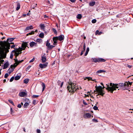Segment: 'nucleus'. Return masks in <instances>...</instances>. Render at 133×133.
I'll list each match as a JSON object with an SVG mask.
<instances>
[{"label":"nucleus","mask_w":133,"mask_h":133,"mask_svg":"<svg viewBox=\"0 0 133 133\" xmlns=\"http://www.w3.org/2000/svg\"><path fill=\"white\" fill-rule=\"evenodd\" d=\"M107 85L106 89L112 93H113L114 90H116V89H118L119 88H122L123 90L128 89V84L127 82L117 84L110 83V87H109V84H107Z\"/></svg>","instance_id":"f257e3e1"},{"label":"nucleus","mask_w":133,"mask_h":133,"mask_svg":"<svg viewBox=\"0 0 133 133\" xmlns=\"http://www.w3.org/2000/svg\"><path fill=\"white\" fill-rule=\"evenodd\" d=\"M27 43L26 42H23L22 44V47H19L18 48H16L15 50L12 51V52H14V55L16 57L18 56L19 54L21 53V51L22 50H24L25 49V48L27 46Z\"/></svg>","instance_id":"20e7f679"},{"label":"nucleus","mask_w":133,"mask_h":133,"mask_svg":"<svg viewBox=\"0 0 133 133\" xmlns=\"http://www.w3.org/2000/svg\"><path fill=\"white\" fill-rule=\"evenodd\" d=\"M89 47H88L87 48V50H86V51H87V52H89Z\"/></svg>","instance_id":"6e6d98bb"},{"label":"nucleus","mask_w":133,"mask_h":133,"mask_svg":"<svg viewBox=\"0 0 133 133\" xmlns=\"http://www.w3.org/2000/svg\"><path fill=\"white\" fill-rule=\"evenodd\" d=\"M93 109H94V110H97L98 109V107L97 106H95L93 107Z\"/></svg>","instance_id":"79ce46f5"},{"label":"nucleus","mask_w":133,"mask_h":133,"mask_svg":"<svg viewBox=\"0 0 133 133\" xmlns=\"http://www.w3.org/2000/svg\"><path fill=\"white\" fill-rule=\"evenodd\" d=\"M82 17V15L80 14H79L77 15L76 16V18L78 19H80Z\"/></svg>","instance_id":"5701e85b"},{"label":"nucleus","mask_w":133,"mask_h":133,"mask_svg":"<svg viewBox=\"0 0 133 133\" xmlns=\"http://www.w3.org/2000/svg\"><path fill=\"white\" fill-rule=\"evenodd\" d=\"M131 66L129 65H127V67H128V68H130L131 67Z\"/></svg>","instance_id":"5fc2aeb1"},{"label":"nucleus","mask_w":133,"mask_h":133,"mask_svg":"<svg viewBox=\"0 0 133 133\" xmlns=\"http://www.w3.org/2000/svg\"><path fill=\"white\" fill-rule=\"evenodd\" d=\"M88 52L86 51V52L84 55L85 56H87V55L88 54Z\"/></svg>","instance_id":"bf43d9fd"},{"label":"nucleus","mask_w":133,"mask_h":133,"mask_svg":"<svg viewBox=\"0 0 133 133\" xmlns=\"http://www.w3.org/2000/svg\"><path fill=\"white\" fill-rule=\"evenodd\" d=\"M99 31L98 30H96V31L95 33H99Z\"/></svg>","instance_id":"052dcab7"},{"label":"nucleus","mask_w":133,"mask_h":133,"mask_svg":"<svg viewBox=\"0 0 133 133\" xmlns=\"http://www.w3.org/2000/svg\"><path fill=\"white\" fill-rule=\"evenodd\" d=\"M17 7L16 8V10H18L20 8V5L19 3L18 2L17 3Z\"/></svg>","instance_id":"4be33fe9"},{"label":"nucleus","mask_w":133,"mask_h":133,"mask_svg":"<svg viewBox=\"0 0 133 133\" xmlns=\"http://www.w3.org/2000/svg\"><path fill=\"white\" fill-rule=\"evenodd\" d=\"M29 81V79H26L24 81V82L25 83H27Z\"/></svg>","instance_id":"c85d7f7f"},{"label":"nucleus","mask_w":133,"mask_h":133,"mask_svg":"<svg viewBox=\"0 0 133 133\" xmlns=\"http://www.w3.org/2000/svg\"><path fill=\"white\" fill-rule=\"evenodd\" d=\"M36 41L37 42L40 43L42 42V39L40 38H38L37 39Z\"/></svg>","instance_id":"7c9ffc66"},{"label":"nucleus","mask_w":133,"mask_h":133,"mask_svg":"<svg viewBox=\"0 0 133 133\" xmlns=\"http://www.w3.org/2000/svg\"><path fill=\"white\" fill-rule=\"evenodd\" d=\"M1 48H0V60L5 58L6 56V52L3 50V47Z\"/></svg>","instance_id":"423d86ee"},{"label":"nucleus","mask_w":133,"mask_h":133,"mask_svg":"<svg viewBox=\"0 0 133 133\" xmlns=\"http://www.w3.org/2000/svg\"><path fill=\"white\" fill-rule=\"evenodd\" d=\"M41 60L43 62H45L46 60V57L45 56H42Z\"/></svg>","instance_id":"a211bd4d"},{"label":"nucleus","mask_w":133,"mask_h":133,"mask_svg":"<svg viewBox=\"0 0 133 133\" xmlns=\"http://www.w3.org/2000/svg\"><path fill=\"white\" fill-rule=\"evenodd\" d=\"M9 75L8 73H6L4 75V77L5 78H6Z\"/></svg>","instance_id":"c03bdc74"},{"label":"nucleus","mask_w":133,"mask_h":133,"mask_svg":"<svg viewBox=\"0 0 133 133\" xmlns=\"http://www.w3.org/2000/svg\"><path fill=\"white\" fill-rule=\"evenodd\" d=\"M52 31L54 32V33H57L55 29L53 28L52 29Z\"/></svg>","instance_id":"49530a36"},{"label":"nucleus","mask_w":133,"mask_h":133,"mask_svg":"<svg viewBox=\"0 0 133 133\" xmlns=\"http://www.w3.org/2000/svg\"><path fill=\"white\" fill-rule=\"evenodd\" d=\"M96 87V90H95L94 92L95 93L96 92H98V95H100L103 96L104 94V93L103 92V91L102 90V89L105 88L104 85L103 88L101 86H99L97 87Z\"/></svg>","instance_id":"39448f33"},{"label":"nucleus","mask_w":133,"mask_h":133,"mask_svg":"<svg viewBox=\"0 0 133 133\" xmlns=\"http://www.w3.org/2000/svg\"><path fill=\"white\" fill-rule=\"evenodd\" d=\"M97 20L95 19H94L92 20V22L93 23H95L96 22Z\"/></svg>","instance_id":"473e14b6"},{"label":"nucleus","mask_w":133,"mask_h":133,"mask_svg":"<svg viewBox=\"0 0 133 133\" xmlns=\"http://www.w3.org/2000/svg\"><path fill=\"white\" fill-rule=\"evenodd\" d=\"M26 15L25 14H23V17H25L26 16Z\"/></svg>","instance_id":"69168bd1"},{"label":"nucleus","mask_w":133,"mask_h":133,"mask_svg":"<svg viewBox=\"0 0 133 133\" xmlns=\"http://www.w3.org/2000/svg\"><path fill=\"white\" fill-rule=\"evenodd\" d=\"M31 66H28L27 68V69H28V70H29L30 68L31 67Z\"/></svg>","instance_id":"680f3d73"},{"label":"nucleus","mask_w":133,"mask_h":133,"mask_svg":"<svg viewBox=\"0 0 133 133\" xmlns=\"http://www.w3.org/2000/svg\"><path fill=\"white\" fill-rule=\"evenodd\" d=\"M15 45H12L11 46H10V47L11 48H14L15 47Z\"/></svg>","instance_id":"864d4df0"},{"label":"nucleus","mask_w":133,"mask_h":133,"mask_svg":"<svg viewBox=\"0 0 133 133\" xmlns=\"http://www.w3.org/2000/svg\"><path fill=\"white\" fill-rule=\"evenodd\" d=\"M84 51H82L81 54V56L83 54V52H84Z\"/></svg>","instance_id":"0e129e2a"},{"label":"nucleus","mask_w":133,"mask_h":133,"mask_svg":"<svg viewBox=\"0 0 133 133\" xmlns=\"http://www.w3.org/2000/svg\"><path fill=\"white\" fill-rule=\"evenodd\" d=\"M29 105V103L26 102L24 105L23 107L24 108H26Z\"/></svg>","instance_id":"393cba45"},{"label":"nucleus","mask_w":133,"mask_h":133,"mask_svg":"<svg viewBox=\"0 0 133 133\" xmlns=\"http://www.w3.org/2000/svg\"><path fill=\"white\" fill-rule=\"evenodd\" d=\"M48 17L46 15H45L44 16V18H48Z\"/></svg>","instance_id":"e2e57ef3"},{"label":"nucleus","mask_w":133,"mask_h":133,"mask_svg":"<svg viewBox=\"0 0 133 133\" xmlns=\"http://www.w3.org/2000/svg\"><path fill=\"white\" fill-rule=\"evenodd\" d=\"M38 96H39L38 95H34L32 97L34 98H36L38 97Z\"/></svg>","instance_id":"a19ab883"},{"label":"nucleus","mask_w":133,"mask_h":133,"mask_svg":"<svg viewBox=\"0 0 133 133\" xmlns=\"http://www.w3.org/2000/svg\"><path fill=\"white\" fill-rule=\"evenodd\" d=\"M14 78H15L14 77H11V78H10V82H12L13 80H14Z\"/></svg>","instance_id":"e433bc0d"},{"label":"nucleus","mask_w":133,"mask_h":133,"mask_svg":"<svg viewBox=\"0 0 133 133\" xmlns=\"http://www.w3.org/2000/svg\"><path fill=\"white\" fill-rule=\"evenodd\" d=\"M50 44L49 43V42L48 40H47L46 41V46L48 47V48L49 47V46H50Z\"/></svg>","instance_id":"cd10ccee"},{"label":"nucleus","mask_w":133,"mask_h":133,"mask_svg":"<svg viewBox=\"0 0 133 133\" xmlns=\"http://www.w3.org/2000/svg\"><path fill=\"white\" fill-rule=\"evenodd\" d=\"M85 47H86V46H85V43H84V45H83V51H85Z\"/></svg>","instance_id":"4c0bfd02"},{"label":"nucleus","mask_w":133,"mask_h":133,"mask_svg":"<svg viewBox=\"0 0 133 133\" xmlns=\"http://www.w3.org/2000/svg\"><path fill=\"white\" fill-rule=\"evenodd\" d=\"M83 103L84 104H85V105H87V104L84 101H83Z\"/></svg>","instance_id":"13d9d810"},{"label":"nucleus","mask_w":133,"mask_h":133,"mask_svg":"<svg viewBox=\"0 0 133 133\" xmlns=\"http://www.w3.org/2000/svg\"><path fill=\"white\" fill-rule=\"evenodd\" d=\"M36 101L35 100H34L33 101L32 103L34 105H35L36 103Z\"/></svg>","instance_id":"a18cd8bd"},{"label":"nucleus","mask_w":133,"mask_h":133,"mask_svg":"<svg viewBox=\"0 0 133 133\" xmlns=\"http://www.w3.org/2000/svg\"><path fill=\"white\" fill-rule=\"evenodd\" d=\"M37 132L38 133H40L41 132V130L39 129H37Z\"/></svg>","instance_id":"8fccbe9b"},{"label":"nucleus","mask_w":133,"mask_h":133,"mask_svg":"<svg viewBox=\"0 0 133 133\" xmlns=\"http://www.w3.org/2000/svg\"><path fill=\"white\" fill-rule=\"evenodd\" d=\"M27 95V94L26 92H20L19 93V96L21 97H24Z\"/></svg>","instance_id":"1a4fd4ad"},{"label":"nucleus","mask_w":133,"mask_h":133,"mask_svg":"<svg viewBox=\"0 0 133 133\" xmlns=\"http://www.w3.org/2000/svg\"><path fill=\"white\" fill-rule=\"evenodd\" d=\"M8 101L10 103H11L12 105H14V103H13V102L11 100H10V99Z\"/></svg>","instance_id":"c9c22d12"},{"label":"nucleus","mask_w":133,"mask_h":133,"mask_svg":"<svg viewBox=\"0 0 133 133\" xmlns=\"http://www.w3.org/2000/svg\"><path fill=\"white\" fill-rule=\"evenodd\" d=\"M45 26L44 25V24H41L39 25V27L42 30L44 31H45L44 28Z\"/></svg>","instance_id":"2eb2a0df"},{"label":"nucleus","mask_w":133,"mask_h":133,"mask_svg":"<svg viewBox=\"0 0 133 133\" xmlns=\"http://www.w3.org/2000/svg\"><path fill=\"white\" fill-rule=\"evenodd\" d=\"M93 61L95 62H105V60L103 58H92Z\"/></svg>","instance_id":"0eeeda50"},{"label":"nucleus","mask_w":133,"mask_h":133,"mask_svg":"<svg viewBox=\"0 0 133 133\" xmlns=\"http://www.w3.org/2000/svg\"><path fill=\"white\" fill-rule=\"evenodd\" d=\"M92 121L93 122H98V121L96 119H93L92 120Z\"/></svg>","instance_id":"37998d69"},{"label":"nucleus","mask_w":133,"mask_h":133,"mask_svg":"<svg viewBox=\"0 0 133 133\" xmlns=\"http://www.w3.org/2000/svg\"><path fill=\"white\" fill-rule=\"evenodd\" d=\"M68 83L69 85L68 86L67 89L69 92L73 94L77 89H79V88L80 89H82L81 87L79 88L78 87L77 85L75 83L70 81Z\"/></svg>","instance_id":"7ed1b4c3"},{"label":"nucleus","mask_w":133,"mask_h":133,"mask_svg":"<svg viewBox=\"0 0 133 133\" xmlns=\"http://www.w3.org/2000/svg\"><path fill=\"white\" fill-rule=\"evenodd\" d=\"M0 64H3V62H4V60H0Z\"/></svg>","instance_id":"09e8293b"},{"label":"nucleus","mask_w":133,"mask_h":133,"mask_svg":"<svg viewBox=\"0 0 133 133\" xmlns=\"http://www.w3.org/2000/svg\"><path fill=\"white\" fill-rule=\"evenodd\" d=\"M36 43L34 42H31L30 43V46L31 47H33L34 46H36Z\"/></svg>","instance_id":"6ab92c4d"},{"label":"nucleus","mask_w":133,"mask_h":133,"mask_svg":"<svg viewBox=\"0 0 133 133\" xmlns=\"http://www.w3.org/2000/svg\"><path fill=\"white\" fill-rule=\"evenodd\" d=\"M47 65V63H44L43 64H39V66L41 68H46Z\"/></svg>","instance_id":"f8f14e48"},{"label":"nucleus","mask_w":133,"mask_h":133,"mask_svg":"<svg viewBox=\"0 0 133 133\" xmlns=\"http://www.w3.org/2000/svg\"><path fill=\"white\" fill-rule=\"evenodd\" d=\"M54 47H55L53 45H50V46H49V47L48 48V49L49 50L51 49H52V48H53Z\"/></svg>","instance_id":"c756f323"},{"label":"nucleus","mask_w":133,"mask_h":133,"mask_svg":"<svg viewBox=\"0 0 133 133\" xmlns=\"http://www.w3.org/2000/svg\"><path fill=\"white\" fill-rule=\"evenodd\" d=\"M42 85L43 87L42 91H43L44 90L45 88V85L44 83H42Z\"/></svg>","instance_id":"bb28decb"},{"label":"nucleus","mask_w":133,"mask_h":133,"mask_svg":"<svg viewBox=\"0 0 133 133\" xmlns=\"http://www.w3.org/2000/svg\"><path fill=\"white\" fill-rule=\"evenodd\" d=\"M12 52H11V54L10 55V58L11 59H12L13 57V54L12 53Z\"/></svg>","instance_id":"58836bf2"},{"label":"nucleus","mask_w":133,"mask_h":133,"mask_svg":"<svg viewBox=\"0 0 133 133\" xmlns=\"http://www.w3.org/2000/svg\"><path fill=\"white\" fill-rule=\"evenodd\" d=\"M95 4V1H92L90 2L89 3V5L90 6H93Z\"/></svg>","instance_id":"412c9836"},{"label":"nucleus","mask_w":133,"mask_h":133,"mask_svg":"<svg viewBox=\"0 0 133 133\" xmlns=\"http://www.w3.org/2000/svg\"><path fill=\"white\" fill-rule=\"evenodd\" d=\"M38 32V30H35V31H32L31 32H30L29 33H34V32Z\"/></svg>","instance_id":"72a5a7b5"},{"label":"nucleus","mask_w":133,"mask_h":133,"mask_svg":"<svg viewBox=\"0 0 133 133\" xmlns=\"http://www.w3.org/2000/svg\"><path fill=\"white\" fill-rule=\"evenodd\" d=\"M72 3H75L76 1V0H69Z\"/></svg>","instance_id":"603ef678"},{"label":"nucleus","mask_w":133,"mask_h":133,"mask_svg":"<svg viewBox=\"0 0 133 133\" xmlns=\"http://www.w3.org/2000/svg\"><path fill=\"white\" fill-rule=\"evenodd\" d=\"M101 84L102 85V86H103V85H103V84L102 83H101Z\"/></svg>","instance_id":"774afa93"},{"label":"nucleus","mask_w":133,"mask_h":133,"mask_svg":"<svg viewBox=\"0 0 133 133\" xmlns=\"http://www.w3.org/2000/svg\"><path fill=\"white\" fill-rule=\"evenodd\" d=\"M85 79H88V81L91 80L92 81H95V82H96L95 81V79H92V78L91 77H85Z\"/></svg>","instance_id":"aec40b11"},{"label":"nucleus","mask_w":133,"mask_h":133,"mask_svg":"<svg viewBox=\"0 0 133 133\" xmlns=\"http://www.w3.org/2000/svg\"><path fill=\"white\" fill-rule=\"evenodd\" d=\"M61 81H60L58 80L57 81V84L58 85H59L60 84H61Z\"/></svg>","instance_id":"de8ad7c7"},{"label":"nucleus","mask_w":133,"mask_h":133,"mask_svg":"<svg viewBox=\"0 0 133 133\" xmlns=\"http://www.w3.org/2000/svg\"><path fill=\"white\" fill-rule=\"evenodd\" d=\"M58 39L60 41L63 40L64 39V36L63 35H61L58 37H57Z\"/></svg>","instance_id":"4468645a"},{"label":"nucleus","mask_w":133,"mask_h":133,"mask_svg":"<svg viewBox=\"0 0 133 133\" xmlns=\"http://www.w3.org/2000/svg\"><path fill=\"white\" fill-rule=\"evenodd\" d=\"M83 116L85 118H88L90 117L91 115L90 113H88L83 115Z\"/></svg>","instance_id":"ddd939ff"},{"label":"nucleus","mask_w":133,"mask_h":133,"mask_svg":"<svg viewBox=\"0 0 133 133\" xmlns=\"http://www.w3.org/2000/svg\"><path fill=\"white\" fill-rule=\"evenodd\" d=\"M35 59V58H33L32 59H31L30 61H29V63H31V62H33L34 60Z\"/></svg>","instance_id":"ea45409f"},{"label":"nucleus","mask_w":133,"mask_h":133,"mask_svg":"<svg viewBox=\"0 0 133 133\" xmlns=\"http://www.w3.org/2000/svg\"><path fill=\"white\" fill-rule=\"evenodd\" d=\"M33 28V26L32 25L26 27L24 30V31L28 32L30 30L32 29Z\"/></svg>","instance_id":"9d476101"},{"label":"nucleus","mask_w":133,"mask_h":133,"mask_svg":"<svg viewBox=\"0 0 133 133\" xmlns=\"http://www.w3.org/2000/svg\"><path fill=\"white\" fill-rule=\"evenodd\" d=\"M103 32L101 31H99V33H103Z\"/></svg>","instance_id":"338daca9"},{"label":"nucleus","mask_w":133,"mask_h":133,"mask_svg":"<svg viewBox=\"0 0 133 133\" xmlns=\"http://www.w3.org/2000/svg\"><path fill=\"white\" fill-rule=\"evenodd\" d=\"M9 65L8 62H6L5 63L4 65V67L3 68V69H5L7 68Z\"/></svg>","instance_id":"f3484780"},{"label":"nucleus","mask_w":133,"mask_h":133,"mask_svg":"<svg viewBox=\"0 0 133 133\" xmlns=\"http://www.w3.org/2000/svg\"><path fill=\"white\" fill-rule=\"evenodd\" d=\"M17 64H15V63L13 65H11L10 68L8 70V72L9 74H10L14 70L15 67L17 66Z\"/></svg>","instance_id":"6e6552de"},{"label":"nucleus","mask_w":133,"mask_h":133,"mask_svg":"<svg viewBox=\"0 0 133 133\" xmlns=\"http://www.w3.org/2000/svg\"><path fill=\"white\" fill-rule=\"evenodd\" d=\"M15 38H9L7 39L6 41H0V47L1 48L3 47V50L6 52H9V49H10V44H14V43L12 42L14 40Z\"/></svg>","instance_id":"f03ea898"},{"label":"nucleus","mask_w":133,"mask_h":133,"mask_svg":"<svg viewBox=\"0 0 133 133\" xmlns=\"http://www.w3.org/2000/svg\"><path fill=\"white\" fill-rule=\"evenodd\" d=\"M128 84V87L129 86V85H131L132 83V82H130L129 81L128 82H126Z\"/></svg>","instance_id":"f704fd0d"},{"label":"nucleus","mask_w":133,"mask_h":133,"mask_svg":"<svg viewBox=\"0 0 133 133\" xmlns=\"http://www.w3.org/2000/svg\"><path fill=\"white\" fill-rule=\"evenodd\" d=\"M105 71L103 70H100L97 71L96 72L97 74H99L103 72H105Z\"/></svg>","instance_id":"b1692460"},{"label":"nucleus","mask_w":133,"mask_h":133,"mask_svg":"<svg viewBox=\"0 0 133 133\" xmlns=\"http://www.w3.org/2000/svg\"><path fill=\"white\" fill-rule=\"evenodd\" d=\"M21 76L18 75L15 77V79L16 80H17L19 79L20 78Z\"/></svg>","instance_id":"a878e982"},{"label":"nucleus","mask_w":133,"mask_h":133,"mask_svg":"<svg viewBox=\"0 0 133 133\" xmlns=\"http://www.w3.org/2000/svg\"><path fill=\"white\" fill-rule=\"evenodd\" d=\"M58 39L57 37H55L53 38V41L54 42L53 44L54 45H57V40Z\"/></svg>","instance_id":"9b49d317"},{"label":"nucleus","mask_w":133,"mask_h":133,"mask_svg":"<svg viewBox=\"0 0 133 133\" xmlns=\"http://www.w3.org/2000/svg\"><path fill=\"white\" fill-rule=\"evenodd\" d=\"M17 107L18 108H20L21 107V105L20 104H18L17 105Z\"/></svg>","instance_id":"3c124183"},{"label":"nucleus","mask_w":133,"mask_h":133,"mask_svg":"<svg viewBox=\"0 0 133 133\" xmlns=\"http://www.w3.org/2000/svg\"><path fill=\"white\" fill-rule=\"evenodd\" d=\"M39 36L40 37L43 38L44 37V34H39Z\"/></svg>","instance_id":"2f4dec72"},{"label":"nucleus","mask_w":133,"mask_h":133,"mask_svg":"<svg viewBox=\"0 0 133 133\" xmlns=\"http://www.w3.org/2000/svg\"><path fill=\"white\" fill-rule=\"evenodd\" d=\"M15 62V64H17V65L19 63H20L22 62L23 60H22L21 61H18V60L16 59H14Z\"/></svg>","instance_id":"dca6fc26"},{"label":"nucleus","mask_w":133,"mask_h":133,"mask_svg":"<svg viewBox=\"0 0 133 133\" xmlns=\"http://www.w3.org/2000/svg\"><path fill=\"white\" fill-rule=\"evenodd\" d=\"M63 84V82H62L61 83V84L60 85L61 87V88Z\"/></svg>","instance_id":"4d7b16f0"}]
</instances>
